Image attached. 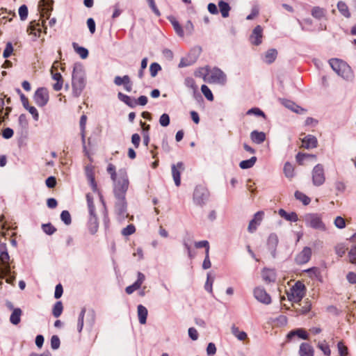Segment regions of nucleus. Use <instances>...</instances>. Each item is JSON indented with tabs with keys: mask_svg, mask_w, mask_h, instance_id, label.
Returning <instances> with one entry per match:
<instances>
[{
	"mask_svg": "<svg viewBox=\"0 0 356 356\" xmlns=\"http://www.w3.org/2000/svg\"><path fill=\"white\" fill-rule=\"evenodd\" d=\"M169 20L170 23L172 24L176 33L180 36L184 37V32L182 26L180 25L179 22L173 17H169Z\"/></svg>",
	"mask_w": 356,
	"mask_h": 356,
	"instance_id": "obj_33",
	"label": "nucleus"
},
{
	"mask_svg": "<svg viewBox=\"0 0 356 356\" xmlns=\"http://www.w3.org/2000/svg\"><path fill=\"white\" fill-rule=\"evenodd\" d=\"M295 336H298V337H300L302 339H308V334H307V332L302 328H298V329L293 330L291 331L287 334V338L291 339Z\"/></svg>",
	"mask_w": 356,
	"mask_h": 356,
	"instance_id": "obj_27",
	"label": "nucleus"
},
{
	"mask_svg": "<svg viewBox=\"0 0 356 356\" xmlns=\"http://www.w3.org/2000/svg\"><path fill=\"white\" fill-rule=\"evenodd\" d=\"M11 269H12V268L10 267V270ZM6 277H7V278L6 279V282L8 284H13V282L15 280L16 273L15 272L12 273V271L10 270V273L3 275V274L0 272V278L1 279H3Z\"/></svg>",
	"mask_w": 356,
	"mask_h": 356,
	"instance_id": "obj_51",
	"label": "nucleus"
},
{
	"mask_svg": "<svg viewBox=\"0 0 356 356\" xmlns=\"http://www.w3.org/2000/svg\"><path fill=\"white\" fill-rule=\"evenodd\" d=\"M88 227L91 234H95L98 230L99 222L95 211H93L92 213H89Z\"/></svg>",
	"mask_w": 356,
	"mask_h": 356,
	"instance_id": "obj_19",
	"label": "nucleus"
},
{
	"mask_svg": "<svg viewBox=\"0 0 356 356\" xmlns=\"http://www.w3.org/2000/svg\"><path fill=\"white\" fill-rule=\"evenodd\" d=\"M300 356H314V348L307 343H302L299 349Z\"/></svg>",
	"mask_w": 356,
	"mask_h": 356,
	"instance_id": "obj_23",
	"label": "nucleus"
},
{
	"mask_svg": "<svg viewBox=\"0 0 356 356\" xmlns=\"http://www.w3.org/2000/svg\"><path fill=\"white\" fill-rule=\"evenodd\" d=\"M140 124L143 129L144 132V137H143V143L145 146H147L149 143V137L148 135V131L149 129V125H146L145 122L140 121Z\"/></svg>",
	"mask_w": 356,
	"mask_h": 356,
	"instance_id": "obj_47",
	"label": "nucleus"
},
{
	"mask_svg": "<svg viewBox=\"0 0 356 356\" xmlns=\"http://www.w3.org/2000/svg\"><path fill=\"white\" fill-rule=\"evenodd\" d=\"M257 159L256 156H252L250 159L243 160L240 162L239 166L242 169L250 168L255 164Z\"/></svg>",
	"mask_w": 356,
	"mask_h": 356,
	"instance_id": "obj_39",
	"label": "nucleus"
},
{
	"mask_svg": "<svg viewBox=\"0 0 356 356\" xmlns=\"http://www.w3.org/2000/svg\"><path fill=\"white\" fill-rule=\"evenodd\" d=\"M264 216V211H257L254 215V218L250 221L248 225V230L250 233H253L257 229V227L261 224Z\"/></svg>",
	"mask_w": 356,
	"mask_h": 356,
	"instance_id": "obj_18",
	"label": "nucleus"
},
{
	"mask_svg": "<svg viewBox=\"0 0 356 356\" xmlns=\"http://www.w3.org/2000/svg\"><path fill=\"white\" fill-rule=\"evenodd\" d=\"M317 347L323 351V353L325 355L329 356L330 355L331 350L330 349V347L325 341L319 342L318 343Z\"/></svg>",
	"mask_w": 356,
	"mask_h": 356,
	"instance_id": "obj_57",
	"label": "nucleus"
},
{
	"mask_svg": "<svg viewBox=\"0 0 356 356\" xmlns=\"http://www.w3.org/2000/svg\"><path fill=\"white\" fill-rule=\"evenodd\" d=\"M302 146L305 149H313L317 147V138L312 135H307L302 139Z\"/></svg>",
	"mask_w": 356,
	"mask_h": 356,
	"instance_id": "obj_21",
	"label": "nucleus"
},
{
	"mask_svg": "<svg viewBox=\"0 0 356 356\" xmlns=\"http://www.w3.org/2000/svg\"><path fill=\"white\" fill-rule=\"evenodd\" d=\"M22 312L21 309L19 308H15L13 309L10 316V321L13 325H17L19 323L21 320V316H22Z\"/></svg>",
	"mask_w": 356,
	"mask_h": 356,
	"instance_id": "obj_31",
	"label": "nucleus"
},
{
	"mask_svg": "<svg viewBox=\"0 0 356 356\" xmlns=\"http://www.w3.org/2000/svg\"><path fill=\"white\" fill-rule=\"evenodd\" d=\"M262 277L265 282H272L275 280V274L273 270L264 269L262 272Z\"/></svg>",
	"mask_w": 356,
	"mask_h": 356,
	"instance_id": "obj_37",
	"label": "nucleus"
},
{
	"mask_svg": "<svg viewBox=\"0 0 356 356\" xmlns=\"http://www.w3.org/2000/svg\"><path fill=\"white\" fill-rule=\"evenodd\" d=\"M137 310H138V320H139L140 323L145 324L146 323L147 316V314H148L147 309L143 305H138Z\"/></svg>",
	"mask_w": 356,
	"mask_h": 356,
	"instance_id": "obj_28",
	"label": "nucleus"
},
{
	"mask_svg": "<svg viewBox=\"0 0 356 356\" xmlns=\"http://www.w3.org/2000/svg\"><path fill=\"white\" fill-rule=\"evenodd\" d=\"M337 8L339 11L341 13L342 15H343L346 18H349L350 17V13L349 12V9L348 6L343 1H339L337 3Z\"/></svg>",
	"mask_w": 356,
	"mask_h": 356,
	"instance_id": "obj_38",
	"label": "nucleus"
},
{
	"mask_svg": "<svg viewBox=\"0 0 356 356\" xmlns=\"http://www.w3.org/2000/svg\"><path fill=\"white\" fill-rule=\"evenodd\" d=\"M136 232V227L133 224L127 225L126 227L122 229V234L124 236H130Z\"/></svg>",
	"mask_w": 356,
	"mask_h": 356,
	"instance_id": "obj_59",
	"label": "nucleus"
},
{
	"mask_svg": "<svg viewBox=\"0 0 356 356\" xmlns=\"http://www.w3.org/2000/svg\"><path fill=\"white\" fill-rule=\"evenodd\" d=\"M218 7L222 17L224 18L228 17L231 10V7L229 3L220 0L218 1Z\"/></svg>",
	"mask_w": 356,
	"mask_h": 356,
	"instance_id": "obj_29",
	"label": "nucleus"
},
{
	"mask_svg": "<svg viewBox=\"0 0 356 356\" xmlns=\"http://www.w3.org/2000/svg\"><path fill=\"white\" fill-rule=\"evenodd\" d=\"M172 175L173 180L177 186L181 184V172L184 170V165L183 162H178L177 164L171 165Z\"/></svg>",
	"mask_w": 356,
	"mask_h": 356,
	"instance_id": "obj_12",
	"label": "nucleus"
},
{
	"mask_svg": "<svg viewBox=\"0 0 356 356\" xmlns=\"http://www.w3.org/2000/svg\"><path fill=\"white\" fill-rule=\"evenodd\" d=\"M312 308V305L309 301L306 300L304 302V305L301 307L300 309H296V312L298 314H307Z\"/></svg>",
	"mask_w": 356,
	"mask_h": 356,
	"instance_id": "obj_46",
	"label": "nucleus"
},
{
	"mask_svg": "<svg viewBox=\"0 0 356 356\" xmlns=\"http://www.w3.org/2000/svg\"><path fill=\"white\" fill-rule=\"evenodd\" d=\"M42 228L43 232L48 235H51L56 231V227H54L51 223L43 224L42 225Z\"/></svg>",
	"mask_w": 356,
	"mask_h": 356,
	"instance_id": "obj_53",
	"label": "nucleus"
},
{
	"mask_svg": "<svg viewBox=\"0 0 356 356\" xmlns=\"http://www.w3.org/2000/svg\"><path fill=\"white\" fill-rule=\"evenodd\" d=\"M86 73L81 64H75L72 72V91L75 97H79L86 87Z\"/></svg>",
	"mask_w": 356,
	"mask_h": 356,
	"instance_id": "obj_2",
	"label": "nucleus"
},
{
	"mask_svg": "<svg viewBox=\"0 0 356 356\" xmlns=\"http://www.w3.org/2000/svg\"><path fill=\"white\" fill-rule=\"evenodd\" d=\"M118 98L130 108H135L137 105L145 106L147 104V97L145 95L140 96L137 99L125 95L121 92L118 93Z\"/></svg>",
	"mask_w": 356,
	"mask_h": 356,
	"instance_id": "obj_6",
	"label": "nucleus"
},
{
	"mask_svg": "<svg viewBox=\"0 0 356 356\" xmlns=\"http://www.w3.org/2000/svg\"><path fill=\"white\" fill-rule=\"evenodd\" d=\"M113 82L118 86H123L127 92H130L132 90L133 83L128 75H124L122 77L116 76Z\"/></svg>",
	"mask_w": 356,
	"mask_h": 356,
	"instance_id": "obj_16",
	"label": "nucleus"
},
{
	"mask_svg": "<svg viewBox=\"0 0 356 356\" xmlns=\"http://www.w3.org/2000/svg\"><path fill=\"white\" fill-rule=\"evenodd\" d=\"M284 172L286 177H288V178L293 177L294 168L291 163H289V162L285 163V164L284 165Z\"/></svg>",
	"mask_w": 356,
	"mask_h": 356,
	"instance_id": "obj_43",
	"label": "nucleus"
},
{
	"mask_svg": "<svg viewBox=\"0 0 356 356\" xmlns=\"http://www.w3.org/2000/svg\"><path fill=\"white\" fill-rule=\"evenodd\" d=\"M27 31L30 35H33L35 38L40 37L41 29L39 24H35L34 22H31L28 27Z\"/></svg>",
	"mask_w": 356,
	"mask_h": 356,
	"instance_id": "obj_35",
	"label": "nucleus"
},
{
	"mask_svg": "<svg viewBox=\"0 0 356 356\" xmlns=\"http://www.w3.org/2000/svg\"><path fill=\"white\" fill-rule=\"evenodd\" d=\"M201 90L203 95L205 96V97L209 100L213 101V95L211 91V90L209 88V87L206 85H202L201 87Z\"/></svg>",
	"mask_w": 356,
	"mask_h": 356,
	"instance_id": "obj_52",
	"label": "nucleus"
},
{
	"mask_svg": "<svg viewBox=\"0 0 356 356\" xmlns=\"http://www.w3.org/2000/svg\"><path fill=\"white\" fill-rule=\"evenodd\" d=\"M294 195H295V197L297 200L302 202L304 205H308L311 202V199L308 196H307L305 193H303L300 191H296Z\"/></svg>",
	"mask_w": 356,
	"mask_h": 356,
	"instance_id": "obj_40",
	"label": "nucleus"
},
{
	"mask_svg": "<svg viewBox=\"0 0 356 356\" xmlns=\"http://www.w3.org/2000/svg\"><path fill=\"white\" fill-rule=\"evenodd\" d=\"M161 70L160 65L157 63H152L149 67L150 74L152 77H154L158 74L159 71Z\"/></svg>",
	"mask_w": 356,
	"mask_h": 356,
	"instance_id": "obj_55",
	"label": "nucleus"
},
{
	"mask_svg": "<svg viewBox=\"0 0 356 356\" xmlns=\"http://www.w3.org/2000/svg\"><path fill=\"white\" fill-rule=\"evenodd\" d=\"M61 220L67 225H69L72 222L71 215L68 211L64 210L60 213Z\"/></svg>",
	"mask_w": 356,
	"mask_h": 356,
	"instance_id": "obj_48",
	"label": "nucleus"
},
{
	"mask_svg": "<svg viewBox=\"0 0 356 356\" xmlns=\"http://www.w3.org/2000/svg\"><path fill=\"white\" fill-rule=\"evenodd\" d=\"M195 246L196 248H205V254L209 253L210 247H209V243L208 241L204 240V241L195 242Z\"/></svg>",
	"mask_w": 356,
	"mask_h": 356,
	"instance_id": "obj_56",
	"label": "nucleus"
},
{
	"mask_svg": "<svg viewBox=\"0 0 356 356\" xmlns=\"http://www.w3.org/2000/svg\"><path fill=\"white\" fill-rule=\"evenodd\" d=\"M86 312V308L83 307L81 309V311L79 315L78 322H77V330H78L79 332H81L83 330V320H84Z\"/></svg>",
	"mask_w": 356,
	"mask_h": 356,
	"instance_id": "obj_44",
	"label": "nucleus"
},
{
	"mask_svg": "<svg viewBox=\"0 0 356 356\" xmlns=\"http://www.w3.org/2000/svg\"><path fill=\"white\" fill-rule=\"evenodd\" d=\"M214 279L211 277L210 274H207V282L204 285V289L206 291L209 292L210 293H213V283Z\"/></svg>",
	"mask_w": 356,
	"mask_h": 356,
	"instance_id": "obj_54",
	"label": "nucleus"
},
{
	"mask_svg": "<svg viewBox=\"0 0 356 356\" xmlns=\"http://www.w3.org/2000/svg\"><path fill=\"white\" fill-rule=\"evenodd\" d=\"M86 200L89 213H92L93 211H95V207L93 202V197L90 193L86 194Z\"/></svg>",
	"mask_w": 356,
	"mask_h": 356,
	"instance_id": "obj_49",
	"label": "nucleus"
},
{
	"mask_svg": "<svg viewBox=\"0 0 356 356\" xmlns=\"http://www.w3.org/2000/svg\"><path fill=\"white\" fill-rule=\"evenodd\" d=\"M305 221L307 226L315 229L325 231V225L322 221L321 217L318 213H309L305 216Z\"/></svg>",
	"mask_w": 356,
	"mask_h": 356,
	"instance_id": "obj_8",
	"label": "nucleus"
},
{
	"mask_svg": "<svg viewBox=\"0 0 356 356\" xmlns=\"http://www.w3.org/2000/svg\"><path fill=\"white\" fill-rule=\"evenodd\" d=\"M63 310V306L62 302L58 301L54 304L53 307L52 314L55 318H58L61 315Z\"/></svg>",
	"mask_w": 356,
	"mask_h": 356,
	"instance_id": "obj_41",
	"label": "nucleus"
},
{
	"mask_svg": "<svg viewBox=\"0 0 356 356\" xmlns=\"http://www.w3.org/2000/svg\"><path fill=\"white\" fill-rule=\"evenodd\" d=\"M182 244L187 252L188 257L191 259H193L195 257V252L192 251L191 246L189 244V240L184 238Z\"/></svg>",
	"mask_w": 356,
	"mask_h": 356,
	"instance_id": "obj_45",
	"label": "nucleus"
},
{
	"mask_svg": "<svg viewBox=\"0 0 356 356\" xmlns=\"http://www.w3.org/2000/svg\"><path fill=\"white\" fill-rule=\"evenodd\" d=\"M348 259L350 263L356 266V244L352 246L348 251Z\"/></svg>",
	"mask_w": 356,
	"mask_h": 356,
	"instance_id": "obj_50",
	"label": "nucleus"
},
{
	"mask_svg": "<svg viewBox=\"0 0 356 356\" xmlns=\"http://www.w3.org/2000/svg\"><path fill=\"white\" fill-rule=\"evenodd\" d=\"M306 293V286L300 281H298L290 289L287 293V297L289 301L299 302L302 300Z\"/></svg>",
	"mask_w": 356,
	"mask_h": 356,
	"instance_id": "obj_5",
	"label": "nucleus"
},
{
	"mask_svg": "<svg viewBox=\"0 0 356 356\" xmlns=\"http://www.w3.org/2000/svg\"><path fill=\"white\" fill-rule=\"evenodd\" d=\"M184 83L186 87L192 88L194 91L197 90V86L195 84V80L191 77H187L185 79Z\"/></svg>",
	"mask_w": 356,
	"mask_h": 356,
	"instance_id": "obj_61",
	"label": "nucleus"
},
{
	"mask_svg": "<svg viewBox=\"0 0 356 356\" xmlns=\"http://www.w3.org/2000/svg\"><path fill=\"white\" fill-rule=\"evenodd\" d=\"M87 117L85 115H83L80 118V128L81 131V139L82 143L83 144V148L86 149L85 145V129H86V124Z\"/></svg>",
	"mask_w": 356,
	"mask_h": 356,
	"instance_id": "obj_42",
	"label": "nucleus"
},
{
	"mask_svg": "<svg viewBox=\"0 0 356 356\" xmlns=\"http://www.w3.org/2000/svg\"><path fill=\"white\" fill-rule=\"evenodd\" d=\"M312 183L316 186L323 185L325 181L324 168L322 164L315 165L312 172Z\"/></svg>",
	"mask_w": 356,
	"mask_h": 356,
	"instance_id": "obj_9",
	"label": "nucleus"
},
{
	"mask_svg": "<svg viewBox=\"0 0 356 356\" xmlns=\"http://www.w3.org/2000/svg\"><path fill=\"white\" fill-rule=\"evenodd\" d=\"M263 28L260 25L254 27L252 34L250 36V42L256 46L259 45L262 42Z\"/></svg>",
	"mask_w": 356,
	"mask_h": 356,
	"instance_id": "obj_17",
	"label": "nucleus"
},
{
	"mask_svg": "<svg viewBox=\"0 0 356 356\" xmlns=\"http://www.w3.org/2000/svg\"><path fill=\"white\" fill-rule=\"evenodd\" d=\"M57 63H58L57 61L55 62L54 63V65H55ZM54 67H55L54 65H53L51 70V74H52V79L56 81V83L53 85V88L55 91H60L63 88V77H62V75L60 73H59V72L54 73L53 72V69Z\"/></svg>",
	"mask_w": 356,
	"mask_h": 356,
	"instance_id": "obj_22",
	"label": "nucleus"
},
{
	"mask_svg": "<svg viewBox=\"0 0 356 356\" xmlns=\"http://www.w3.org/2000/svg\"><path fill=\"white\" fill-rule=\"evenodd\" d=\"M254 297L260 302L269 305L271 303V298L263 287H256L254 289Z\"/></svg>",
	"mask_w": 356,
	"mask_h": 356,
	"instance_id": "obj_11",
	"label": "nucleus"
},
{
	"mask_svg": "<svg viewBox=\"0 0 356 356\" xmlns=\"http://www.w3.org/2000/svg\"><path fill=\"white\" fill-rule=\"evenodd\" d=\"M278 213L282 218L290 222H297L298 220V215L296 212L287 213L284 209H280L278 211Z\"/></svg>",
	"mask_w": 356,
	"mask_h": 356,
	"instance_id": "obj_25",
	"label": "nucleus"
},
{
	"mask_svg": "<svg viewBox=\"0 0 356 356\" xmlns=\"http://www.w3.org/2000/svg\"><path fill=\"white\" fill-rule=\"evenodd\" d=\"M232 333L234 335L239 341H244L248 338V334L244 331H240L238 327L234 325L232 326Z\"/></svg>",
	"mask_w": 356,
	"mask_h": 356,
	"instance_id": "obj_36",
	"label": "nucleus"
},
{
	"mask_svg": "<svg viewBox=\"0 0 356 356\" xmlns=\"http://www.w3.org/2000/svg\"><path fill=\"white\" fill-rule=\"evenodd\" d=\"M312 249L309 247H305L302 250L298 253L296 258L295 261L298 265H302L307 263L312 257Z\"/></svg>",
	"mask_w": 356,
	"mask_h": 356,
	"instance_id": "obj_14",
	"label": "nucleus"
},
{
	"mask_svg": "<svg viewBox=\"0 0 356 356\" xmlns=\"http://www.w3.org/2000/svg\"><path fill=\"white\" fill-rule=\"evenodd\" d=\"M311 14L314 18L320 20L325 17L326 10L323 8L315 6L312 9Z\"/></svg>",
	"mask_w": 356,
	"mask_h": 356,
	"instance_id": "obj_32",
	"label": "nucleus"
},
{
	"mask_svg": "<svg viewBox=\"0 0 356 356\" xmlns=\"http://www.w3.org/2000/svg\"><path fill=\"white\" fill-rule=\"evenodd\" d=\"M60 344V339L57 335H53L51 338V347L54 350L59 348Z\"/></svg>",
	"mask_w": 356,
	"mask_h": 356,
	"instance_id": "obj_63",
	"label": "nucleus"
},
{
	"mask_svg": "<svg viewBox=\"0 0 356 356\" xmlns=\"http://www.w3.org/2000/svg\"><path fill=\"white\" fill-rule=\"evenodd\" d=\"M250 138L253 143L261 144L266 140V134L263 131H253L250 134Z\"/></svg>",
	"mask_w": 356,
	"mask_h": 356,
	"instance_id": "obj_24",
	"label": "nucleus"
},
{
	"mask_svg": "<svg viewBox=\"0 0 356 356\" xmlns=\"http://www.w3.org/2000/svg\"><path fill=\"white\" fill-rule=\"evenodd\" d=\"M316 159V156L315 154L302 153V152H298L296 156V162L300 165H304V161L305 160Z\"/></svg>",
	"mask_w": 356,
	"mask_h": 356,
	"instance_id": "obj_26",
	"label": "nucleus"
},
{
	"mask_svg": "<svg viewBox=\"0 0 356 356\" xmlns=\"http://www.w3.org/2000/svg\"><path fill=\"white\" fill-rule=\"evenodd\" d=\"M282 104L287 108L293 111L298 114H303L306 112V109L302 108L301 106L296 104L293 102L288 100V99H282Z\"/></svg>",
	"mask_w": 356,
	"mask_h": 356,
	"instance_id": "obj_20",
	"label": "nucleus"
},
{
	"mask_svg": "<svg viewBox=\"0 0 356 356\" xmlns=\"http://www.w3.org/2000/svg\"><path fill=\"white\" fill-rule=\"evenodd\" d=\"M13 51V47L10 42L6 43V48L3 53V56L5 58H7L10 56Z\"/></svg>",
	"mask_w": 356,
	"mask_h": 356,
	"instance_id": "obj_60",
	"label": "nucleus"
},
{
	"mask_svg": "<svg viewBox=\"0 0 356 356\" xmlns=\"http://www.w3.org/2000/svg\"><path fill=\"white\" fill-rule=\"evenodd\" d=\"M329 63L332 70L343 79H349L352 76L351 69L343 60L338 58H332L329 60Z\"/></svg>",
	"mask_w": 356,
	"mask_h": 356,
	"instance_id": "obj_4",
	"label": "nucleus"
},
{
	"mask_svg": "<svg viewBox=\"0 0 356 356\" xmlns=\"http://www.w3.org/2000/svg\"><path fill=\"white\" fill-rule=\"evenodd\" d=\"M72 47L74 51L78 54L82 59H85L88 56V51L86 48L79 47L76 42H72Z\"/></svg>",
	"mask_w": 356,
	"mask_h": 356,
	"instance_id": "obj_34",
	"label": "nucleus"
},
{
	"mask_svg": "<svg viewBox=\"0 0 356 356\" xmlns=\"http://www.w3.org/2000/svg\"><path fill=\"white\" fill-rule=\"evenodd\" d=\"M200 76H202L204 81L209 83L225 84L227 81L226 74L219 68L214 67L209 70L208 67L203 68L200 71Z\"/></svg>",
	"mask_w": 356,
	"mask_h": 356,
	"instance_id": "obj_3",
	"label": "nucleus"
},
{
	"mask_svg": "<svg viewBox=\"0 0 356 356\" xmlns=\"http://www.w3.org/2000/svg\"><path fill=\"white\" fill-rule=\"evenodd\" d=\"M209 192L204 186H197L193 192V201L195 204L202 207L209 197Z\"/></svg>",
	"mask_w": 356,
	"mask_h": 356,
	"instance_id": "obj_7",
	"label": "nucleus"
},
{
	"mask_svg": "<svg viewBox=\"0 0 356 356\" xmlns=\"http://www.w3.org/2000/svg\"><path fill=\"white\" fill-rule=\"evenodd\" d=\"M279 243V239L276 234L271 233L267 240V248L270 251L273 258L277 256V247Z\"/></svg>",
	"mask_w": 356,
	"mask_h": 356,
	"instance_id": "obj_15",
	"label": "nucleus"
},
{
	"mask_svg": "<svg viewBox=\"0 0 356 356\" xmlns=\"http://www.w3.org/2000/svg\"><path fill=\"white\" fill-rule=\"evenodd\" d=\"M107 172L110 174L113 181V192L115 197V213L119 220H124L128 217L126 193L129 181L127 172L124 169H120L117 175L115 166L112 163L108 165Z\"/></svg>",
	"mask_w": 356,
	"mask_h": 356,
	"instance_id": "obj_1",
	"label": "nucleus"
},
{
	"mask_svg": "<svg viewBox=\"0 0 356 356\" xmlns=\"http://www.w3.org/2000/svg\"><path fill=\"white\" fill-rule=\"evenodd\" d=\"M277 56V51L275 49H268L266 54L264 57V62L267 64L273 63Z\"/></svg>",
	"mask_w": 356,
	"mask_h": 356,
	"instance_id": "obj_30",
	"label": "nucleus"
},
{
	"mask_svg": "<svg viewBox=\"0 0 356 356\" xmlns=\"http://www.w3.org/2000/svg\"><path fill=\"white\" fill-rule=\"evenodd\" d=\"M33 99L38 106L42 107L45 106L49 101V93L47 90L44 88H39L35 92Z\"/></svg>",
	"mask_w": 356,
	"mask_h": 356,
	"instance_id": "obj_10",
	"label": "nucleus"
},
{
	"mask_svg": "<svg viewBox=\"0 0 356 356\" xmlns=\"http://www.w3.org/2000/svg\"><path fill=\"white\" fill-rule=\"evenodd\" d=\"M19 15L20 19L24 21L28 17V8L26 5H22L19 8Z\"/></svg>",
	"mask_w": 356,
	"mask_h": 356,
	"instance_id": "obj_58",
	"label": "nucleus"
},
{
	"mask_svg": "<svg viewBox=\"0 0 356 356\" xmlns=\"http://www.w3.org/2000/svg\"><path fill=\"white\" fill-rule=\"evenodd\" d=\"M196 59H197L196 58H194L193 60H188V58H183L180 60V63L179 64V67H184L189 66V65H192L193 63H194L195 62Z\"/></svg>",
	"mask_w": 356,
	"mask_h": 356,
	"instance_id": "obj_64",
	"label": "nucleus"
},
{
	"mask_svg": "<svg viewBox=\"0 0 356 356\" xmlns=\"http://www.w3.org/2000/svg\"><path fill=\"white\" fill-rule=\"evenodd\" d=\"M170 116L167 113H163L160 116L159 123L162 127H167L170 124Z\"/></svg>",
	"mask_w": 356,
	"mask_h": 356,
	"instance_id": "obj_62",
	"label": "nucleus"
},
{
	"mask_svg": "<svg viewBox=\"0 0 356 356\" xmlns=\"http://www.w3.org/2000/svg\"><path fill=\"white\" fill-rule=\"evenodd\" d=\"M11 263L8 252L0 254V272L3 275L10 273Z\"/></svg>",
	"mask_w": 356,
	"mask_h": 356,
	"instance_id": "obj_13",
	"label": "nucleus"
}]
</instances>
